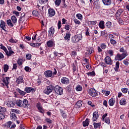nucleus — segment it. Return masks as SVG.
<instances>
[{"instance_id": "obj_50", "label": "nucleus", "mask_w": 129, "mask_h": 129, "mask_svg": "<svg viewBox=\"0 0 129 129\" xmlns=\"http://www.w3.org/2000/svg\"><path fill=\"white\" fill-rule=\"evenodd\" d=\"M61 0H56L55 1V5L56 6V7H59L60 6V4H61Z\"/></svg>"}, {"instance_id": "obj_34", "label": "nucleus", "mask_w": 129, "mask_h": 129, "mask_svg": "<svg viewBox=\"0 0 129 129\" xmlns=\"http://www.w3.org/2000/svg\"><path fill=\"white\" fill-rule=\"evenodd\" d=\"M93 125L95 128H98L100 127V126H101V122H99V123L94 122Z\"/></svg>"}, {"instance_id": "obj_59", "label": "nucleus", "mask_w": 129, "mask_h": 129, "mask_svg": "<svg viewBox=\"0 0 129 129\" xmlns=\"http://www.w3.org/2000/svg\"><path fill=\"white\" fill-rule=\"evenodd\" d=\"M87 75L89 76H95V73L94 71H92L91 72L88 73Z\"/></svg>"}, {"instance_id": "obj_27", "label": "nucleus", "mask_w": 129, "mask_h": 129, "mask_svg": "<svg viewBox=\"0 0 129 129\" xmlns=\"http://www.w3.org/2000/svg\"><path fill=\"white\" fill-rule=\"evenodd\" d=\"M16 91H17V92L19 93L20 95H26V92L22 91L20 89V88L16 89Z\"/></svg>"}, {"instance_id": "obj_57", "label": "nucleus", "mask_w": 129, "mask_h": 129, "mask_svg": "<svg viewBox=\"0 0 129 129\" xmlns=\"http://www.w3.org/2000/svg\"><path fill=\"white\" fill-rule=\"evenodd\" d=\"M9 42H10V43H17L18 40L17 39H14L13 38H12L9 40Z\"/></svg>"}, {"instance_id": "obj_39", "label": "nucleus", "mask_w": 129, "mask_h": 129, "mask_svg": "<svg viewBox=\"0 0 129 129\" xmlns=\"http://www.w3.org/2000/svg\"><path fill=\"white\" fill-rule=\"evenodd\" d=\"M60 114L61 116L63 117V118H67V114H66V113H65V111H61L60 112Z\"/></svg>"}, {"instance_id": "obj_48", "label": "nucleus", "mask_w": 129, "mask_h": 129, "mask_svg": "<svg viewBox=\"0 0 129 129\" xmlns=\"http://www.w3.org/2000/svg\"><path fill=\"white\" fill-rule=\"evenodd\" d=\"M102 93L106 95V96H108L109 94H110V92L109 91L103 90Z\"/></svg>"}, {"instance_id": "obj_13", "label": "nucleus", "mask_w": 129, "mask_h": 129, "mask_svg": "<svg viewBox=\"0 0 129 129\" xmlns=\"http://www.w3.org/2000/svg\"><path fill=\"white\" fill-rule=\"evenodd\" d=\"M71 37V33L70 32H68L66 33V36L64 37V41L67 42H69L70 41V37Z\"/></svg>"}, {"instance_id": "obj_12", "label": "nucleus", "mask_w": 129, "mask_h": 129, "mask_svg": "<svg viewBox=\"0 0 129 129\" xmlns=\"http://www.w3.org/2000/svg\"><path fill=\"white\" fill-rule=\"evenodd\" d=\"M99 117V115L98 114V112L95 111L93 114V121H96Z\"/></svg>"}, {"instance_id": "obj_35", "label": "nucleus", "mask_w": 129, "mask_h": 129, "mask_svg": "<svg viewBox=\"0 0 129 129\" xmlns=\"http://www.w3.org/2000/svg\"><path fill=\"white\" fill-rule=\"evenodd\" d=\"M99 27L100 29H104V28H105L104 25V21H100L99 24Z\"/></svg>"}, {"instance_id": "obj_41", "label": "nucleus", "mask_w": 129, "mask_h": 129, "mask_svg": "<svg viewBox=\"0 0 129 129\" xmlns=\"http://www.w3.org/2000/svg\"><path fill=\"white\" fill-rule=\"evenodd\" d=\"M11 112H14L15 113H18V114H19V113H20V112H21L20 110H18L17 109H11Z\"/></svg>"}, {"instance_id": "obj_46", "label": "nucleus", "mask_w": 129, "mask_h": 129, "mask_svg": "<svg viewBox=\"0 0 129 129\" xmlns=\"http://www.w3.org/2000/svg\"><path fill=\"white\" fill-rule=\"evenodd\" d=\"M76 90L77 91H82V86L81 85H77L76 87Z\"/></svg>"}, {"instance_id": "obj_33", "label": "nucleus", "mask_w": 129, "mask_h": 129, "mask_svg": "<svg viewBox=\"0 0 129 129\" xmlns=\"http://www.w3.org/2000/svg\"><path fill=\"white\" fill-rule=\"evenodd\" d=\"M83 124L84 127L88 126L89 125V119L87 118L85 121L83 122Z\"/></svg>"}, {"instance_id": "obj_58", "label": "nucleus", "mask_w": 129, "mask_h": 129, "mask_svg": "<svg viewBox=\"0 0 129 129\" xmlns=\"http://www.w3.org/2000/svg\"><path fill=\"white\" fill-rule=\"evenodd\" d=\"M25 16L26 14H25V13H22L21 15V17H20V21H22V20H24V18H25Z\"/></svg>"}, {"instance_id": "obj_64", "label": "nucleus", "mask_w": 129, "mask_h": 129, "mask_svg": "<svg viewBox=\"0 0 129 129\" xmlns=\"http://www.w3.org/2000/svg\"><path fill=\"white\" fill-rule=\"evenodd\" d=\"M101 48L103 49H106V45L105 43L101 44Z\"/></svg>"}, {"instance_id": "obj_56", "label": "nucleus", "mask_w": 129, "mask_h": 129, "mask_svg": "<svg viewBox=\"0 0 129 129\" xmlns=\"http://www.w3.org/2000/svg\"><path fill=\"white\" fill-rule=\"evenodd\" d=\"M72 67H73V72H75V71H76V70H77V66L76 64L73 63Z\"/></svg>"}, {"instance_id": "obj_6", "label": "nucleus", "mask_w": 129, "mask_h": 129, "mask_svg": "<svg viewBox=\"0 0 129 129\" xmlns=\"http://www.w3.org/2000/svg\"><path fill=\"white\" fill-rule=\"evenodd\" d=\"M11 78L9 77H3L2 81L3 83L6 86L7 88H9V84H10V80Z\"/></svg>"}, {"instance_id": "obj_22", "label": "nucleus", "mask_w": 129, "mask_h": 129, "mask_svg": "<svg viewBox=\"0 0 129 129\" xmlns=\"http://www.w3.org/2000/svg\"><path fill=\"white\" fill-rule=\"evenodd\" d=\"M24 82V77L20 76L18 77L16 80V83L17 84H21Z\"/></svg>"}, {"instance_id": "obj_43", "label": "nucleus", "mask_w": 129, "mask_h": 129, "mask_svg": "<svg viewBox=\"0 0 129 129\" xmlns=\"http://www.w3.org/2000/svg\"><path fill=\"white\" fill-rule=\"evenodd\" d=\"M11 20L13 23H14V24H15V23H17V22H18V20H17V17H16V16H12Z\"/></svg>"}, {"instance_id": "obj_52", "label": "nucleus", "mask_w": 129, "mask_h": 129, "mask_svg": "<svg viewBox=\"0 0 129 129\" xmlns=\"http://www.w3.org/2000/svg\"><path fill=\"white\" fill-rule=\"evenodd\" d=\"M106 27L108 28V29H110V28H111V22L109 21L107 22L106 23Z\"/></svg>"}, {"instance_id": "obj_25", "label": "nucleus", "mask_w": 129, "mask_h": 129, "mask_svg": "<svg viewBox=\"0 0 129 129\" xmlns=\"http://www.w3.org/2000/svg\"><path fill=\"white\" fill-rule=\"evenodd\" d=\"M108 103L110 106H113L114 105V103H115V100L113 99V98H111L109 100Z\"/></svg>"}, {"instance_id": "obj_8", "label": "nucleus", "mask_w": 129, "mask_h": 129, "mask_svg": "<svg viewBox=\"0 0 129 129\" xmlns=\"http://www.w3.org/2000/svg\"><path fill=\"white\" fill-rule=\"evenodd\" d=\"M104 60L107 65H112V59H111V58H110V57L109 56H106Z\"/></svg>"}, {"instance_id": "obj_15", "label": "nucleus", "mask_w": 129, "mask_h": 129, "mask_svg": "<svg viewBox=\"0 0 129 129\" xmlns=\"http://www.w3.org/2000/svg\"><path fill=\"white\" fill-rule=\"evenodd\" d=\"M6 104L7 105V106H8V107H14L15 105L14 101L13 100L9 101L6 102Z\"/></svg>"}, {"instance_id": "obj_26", "label": "nucleus", "mask_w": 129, "mask_h": 129, "mask_svg": "<svg viewBox=\"0 0 129 129\" xmlns=\"http://www.w3.org/2000/svg\"><path fill=\"white\" fill-rule=\"evenodd\" d=\"M23 101L21 100H17L16 101V104L19 107H22Z\"/></svg>"}, {"instance_id": "obj_63", "label": "nucleus", "mask_w": 129, "mask_h": 129, "mask_svg": "<svg viewBox=\"0 0 129 129\" xmlns=\"http://www.w3.org/2000/svg\"><path fill=\"white\" fill-rule=\"evenodd\" d=\"M5 119V114H3V113H0V121Z\"/></svg>"}, {"instance_id": "obj_38", "label": "nucleus", "mask_w": 129, "mask_h": 129, "mask_svg": "<svg viewBox=\"0 0 129 129\" xmlns=\"http://www.w3.org/2000/svg\"><path fill=\"white\" fill-rule=\"evenodd\" d=\"M0 112H2V113L7 112V108L5 107L0 106Z\"/></svg>"}, {"instance_id": "obj_37", "label": "nucleus", "mask_w": 129, "mask_h": 129, "mask_svg": "<svg viewBox=\"0 0 129 129\" xmlns=\"http://www.w3.org/2000/svg\"><path fill=\"white\" fill-rule=\"evenodd\" d=\"M30 46H32V47H39L41 46V43H30Z\"/></svg>"}, {"instance_id": "obj_14", "label": "nucleus", "mask_w": 129, "mask_h": 129, "mask_svg": "<svg viewBox=\"0 0 129 129\" xmlns=\"http://www.w3.org/2000/svg\"><path fill=\"white\" fill-rule=\"evenodd\" d=\"M36 107H37L39 112H41V113H44V109H43V107H42V104H41V103H37Z\"/></svg>"}, {"instance_id": "obj_44", "label": "nucleus", "mask_w": 129, "mask_h": 129, "mask_svg": "<svg viewBox=\"0 0 129 129\" xmlns=\"http://www.w3.org/2000/svg\"><path fill=\"white\" fill-rule=\"evenodd\" d=\"M48 1L49 0H38V2L41 5H45L48 3Z\"/></svg>"}, {"instance_id": "obj_49", "label": "nucleus", "mask_w": 129, "mask_h": 129, "mask_svg": "<svg viewBox=\"0 0 129 129\" xmlns=\"http://www.w3.org/2000/svg\"><path fill=\"white\" fill-rule=\"evenodd\" d=\"M104 120L106 123H107V124H109L110 123V119H109V117L105 118Z\"/></svg>"}, {"instance_id": "obj_2", "label": "nucleus", "mask_w": 129, "mask_h": 129, "mask_svg": "<svg viewBox=\"0 0 129 129\" xmlns=\"http://www.w3.org/2000/svg\"><path fill=\"white\" fill-rule=\"evenodd\" d=\"M128 54H126L125 52L122 53L121 54L117 53L115 57V61H121L122 60H123L126 56H127Z\"/></svg>"}, {"instance_id": "obj_1", "label": "nucleus", "mask_w": 129, "mask_h": 129, "mask_svg": "<svg viewBox=\"0 0 129 129\" xmlns=\"http://www.w3.org/2000/svg\"><path fill=\"white\" fill-rule=\"evenodd\" d=\"M1 49L5 52L6 55L7 56V57H11V56H13V55L15 54V51H13V49H12V47L10 46H7V47L3 45Z\"/></svg>"}, {"instance_id": "obj_5", "label": "nucleus", "mask_w": 129, "mask_h": 129, "mask_svg": "<svg viewBox=\"0 0 129 129\" xmlns=\"http://www.w3.org/2000/svg\"><path fill=\"white\" fill-rule=\"evenodd\" d=\"M82 39V35L81 34H79V35H75L72 38V43H78L80 40Z\"/></svg>"}, {"instance_id": "obj_4", "label": "nucleus", "mask_w": 129, "mask_h": 129, "mask_svg": "<svg viewBox=\"0 0 129 129\" xmlns=\"http://www.w3.org/2000/svg\"><path fill=\"white\" fill-rule=\"evenodd\" d=\"M54 89L55 93L58 95H62L63 94V88L59 85L54 86Z\"/></svg>"}, {"instance_id": "obj_45", "label": "nucleus", "mask_w": 129, "mask_h": 129, "mask_svg": "<svg viewBox=\"0 0 129 129\" xmlns=\"http://www.w3.org/2000/svg\"><path fill=\"white\" fill-rule=\"evenodd\" d=\"M76 17L80 21H82V19H83V17L82 16V15H81V14H77L76 15Z\"/></svg>"}, {"instance_id": "obj_29", "label": "nucleus", "mask_w": 129, "mask_h": 129, "mask_svg": "<svg viewBox=\"0 0 129 129\" xmlns=\"http://www.w3.org/2000/svg\"><path fill=\"white\" fill-rule=\"evenodd\" d=\"M116 72H118V69H119V61H116L115 63V67L114 68Z\"/></svg>"}, {"instance_id": "obj_53", "label": "nucleus", "mask_w": 129, "mask_h": 129, "mask_svg": "<svg viewBox=\"0 0 129 129\" xmlns=\"http://www.w3.org/2000/svg\"><path fill=\"white\" fill-rule=\"evenodd\" d=\"M122 92H123V93H127V90H128V89L126 88H123L121 89Z\"/></svg>"}, {"instance_id": "obj_23", "label": "nucleus", "mask_w": 129, "mask_h": 129, "mask_svg": "<svg viewBox=\"0 0 129 129\" xmlns=\"http://www.w3.org/2000/svg\"><path fill=\"white\" fill-rule=\"evenodd\" d=\"M120 105H125L127 103L126 99L125 97L122 98L119 101Z\"/></svg>"}, {"instance_id": "obj_16", "label": "nucleus", "mask_w": 129, "mask_h": 129, "mask_svg": "<svg viewBox=\"0 0 129 129\" xmlns=\"http://www.w3.org/2000/svg\"><path fill=\"white\" fill-rule=\"evenodd\" d=\"M46 44L49 48H52L55 46V42L52 40H49L47 42Z\"/></svg>"}, {"instance_id": "obj_36", "label": "nucleus", "mask_w": 129, "mask_h": 129, "mask_svg": "<svg viewBox=\"0 0 129 129\" xmlns=\"http://www.w3.org/2000/svg\"><path fill=\"white\" fill-rule=\"evenodd\" d=\"M11 119H12V120H13L14 121H16V119H17V114L15 113L11 114Z\"/></svg>"}, {"instance_id": "obj_51", "label": "nucleus", "mask_w": 129, "mask_h": 129, "mask_svg": "<svg viewBox=\"0 0 129 129\" xmlns=\"http://www.w3.org/2000/svg\"><path fill=\"white\" fill-rule=\"evenodd\" d=\"M119 51L121 53H125L126 55H128V54H127V52L126 51V50H124L123 47H121V48H120Z\"/></svg>"}, {"instance_id": "obj_47", "label": "nucleus", "mask_w": 129, "mask_h": 129, "mask_svg": "<svg viewBox=\"0 0 129 129\" xmlns=\"http://www.w3.org/2000/svg\"><path fill=\"white\" fill-rule=\"evenodd\" d=\"M107 33H105V31H101V37H107Z\"/></svg>"}, {"instance_id": "obj_21", "label": "nucleus", "mask_w": 129, "mask_h": 129, "mask_svg": "<svg viewBox=\"0 0 129 129\" xmlns=\"http://www.w3.org/2000/svg\"><path fill=\"white\" fill-rule=\"evenodd\" d=\"M0 27L3 31H6V29H7V27H6V23L5 21L3 20H1V24H0Z\"/></svg>"}, {"instance_id": "obj_31", "label": "nucleus", "mask_w": 129, "mask_h": 129, "mask_svg": "<svg viewBox=\"0 0 129 129\" xmlns=\"http://www.w3.org/2000/svg\"><path fill=\"white\" fill-rule=\"evenodd\" d=\"M86 54L87 55H90L93 53V48H88L87 49Z\"/></svg>"}, {"instance_id": "obj_28", "label": "nucleus", "mask_w": 129, "mask_h": 129, "mask_svg": "<svg viewBox=\"0 0 129 129\" xmlns=\"http://www.w3.org/2000/svg\"><path fill=\"white\" fill-rule=\"evenodd\" d=\"M75 106L78 108H80V107L82 106V101H81V100L78 101L77 103L75 104Z\"/></svg>"}, {"instance_id": "obj_10", "label": "nucleus", "mask_w": 129, "mask_h": 129, "mask_svg": "<svg viewBox=\"0 0 129 129\" xmlns=\"http://www.w3.org/2000/svg\"><path fill=\"white\" fill-rule=\"evenodd\" d=\"M55 14L56 12H55V10L52 8H49L48 9V17H49V18H52V17H54Z\"/></svg>"}, {"instance_id": "obj_20", "label": "nucleus", "mask_w": 129, "mask_h": 129, "mask_svg": "<svg viewBox=\"0 0 129 129\" xmlns=\"http://www.w3.org/2000/svg\"><path fill=\"white\" fill-rule=\"evenodd\" d=\"M61 82L62 84H69V79L66 77H63L61 78Z\"/></svg>"}, {"instance_id": "obj_62", "label": "nucleus", "mask_w": 129, "mask_h": 129, "mask_svg": "<svg viewBox=\"0 0 129 129\" xmlns=\"http://www.w3.org/2000/svg\"><path fill=\"white\" fill-rule=\"evenodd\" d=\"M74 22L75 24H78V25H80L81 24V22L78 19H76L74 20Z\"/></svg>"}, {"instance_id": "obj_9", "label": "nucleus", "mask_w": 129, "mask_h": 129, "mask_svg": "<svg viewBox=\"0 0 129 129\" xmlns=\"http://www.w3.org/2000/svg\"><path fill=\"white\" fill-rule=\"evenodd\" d=\"M44 76L46 78L54 77H52L53 76V72H52V71L47 70L44 72Z\"/></svg>"}, {"instance_id": "obj_7", "label": "nucleus", "mask_w": 129, "mask_h": 129, "mask_svg": "<svg viewBox=\"0 0 129 129\" xmlns=\"http://www.w3.org/2000/svg\"><path fill=\"white\" fill-rule=\"evenodd\" d=\"M88 93L89 95H91V96H92V97H95V96H97V92H96L95 89L93 88L90 89L88 91Z\"/></svg>"}, {"instance_id": "obj_40", "label": "nucleus", "mask_w": 129, "mask_h": 129, "mask_svg": "<svg viewBox=\"0 0 129 129\" xmlns=\"http://www.w3.org/2000/svg\"><path fill=\"white\" fill-rule=\"evenodd\" d=\"M12 123H13V122H12V121H9L8 122L6 123L5 126L8 128H10V127H11V125H12Z\"/></svg>"}, {"instance_id": "obj_17", "label": "nucleus", "mask_w": 129, "mask_h": 129, "mask_svg": "<svg viewBox=\"0 0 129 129\" xmlns=\"http://www.w3.org/2000/svg\"><path fill=\"white\" fill-rule=\"evenodd\" d=\"M102 2L104 6H111L112 4L111 0H102Z\"/></svg>"}, {"instance_id": "obj_54", "label": "nucleus", "mask_w": 129, "mask_h": 129, "mask_svg": "<svg viewBox=\"0 0 129 129\" xmlns=\"http://www.w3.org/2000/svg\"><path fill=\"white\" fill-rule=\"evenodd\" d=\"M4 72H8V70H9V66L8 64L4 65Z\"/></svg>"}, {"instance_id": "obj_32", "label": "nucleus", "mask_w": 129, "mask_h": 129, "mask_svg": "<svg viewBox=\"0 0 129 129\" xmlns=\"http://www.w3.org/2000/svg\"><path fill=\"white\" fill-rule=\"evenodd\" d=\"M23 63H24V60H23V58H19L18 59L17 64L19 65V66H22Z\"/></svg>"}, {"instance_id": "obj_3", "label": "nucleus", "mask_w": 129, "mask_h": 129, "mask_svg": "<svg viewBox=\"0 0 129 129\" xmlns=\"http://www.w3.org/2000/svg\"><path fill=\"white\" fill-rule=\"evenodd\" d=\"M54 85H50L49 86H48L45 88V89L43 91V93L49 95V94H50L52 92V91L54 90Z\"/></svg>"}, {"instance_id": "obj_18", "label": "nucleus", "mask_w": 129, "mask_h": 129, "mask_svg": "<svg viewBox=\"0 0 129 129\" xmlns=\"http://www.w3.org/2000/svg\"><path fill=\"white\" fill-rule=\"evenodd\" d=\"M123 13V9H119L117 11L116 13L115 14V17L116 19H118L120 17V15Z\"/></svg>"}, {"instance_id": "obj_60", "label": "nucleus", "mask_w": 129, "mask_h": 129, "mask_svg": "<svg viewBox=\"0 0 129 129\" xmlns=\"http://www.w3.org/2000/svg\"><path fill=\"white\" fill-rule=\"evenodd\" d=\"M26 58L27 59V60H31V58H32V55L31 54H26Z\"/></svg>"}, {"instance_id": "obj_30", "label": "nucleus", "mask_w": 129, "mask_h": 129, "mask_svg": "<svg viewBox=\"0 0 129 129\" xmlns=\"http://www.w3.org/2000/svg\"><path fill=\"white\" fill-rule=\"evenodd\" d=\"M48 33L50 35H54V33H55V29L53 27H51L49 28L48 30Z\"/></svg>"}, {"instance_id": "obj_42", "label": "nucleus", "mask_w": 129, "mask_h": 129, "mask_svg": "<svg viewBox=\"0 0 129 129\" xmlns=\"http://www.w3.org/2000/svg\"><path fill=\"white\" fill-rule=\"evenodd\" d=\"M7 25L9 26L10 27H14V24L12 23V20L11 19L7 20Z\"/></svg>"}, {"instance_id": "obj_55", "label": "nucleus", "mask_w": 129, "mask_h": 129, "mask_svg": "<svg viewBox=\"0 0 129 129\" xmlns=\"http://www.w3.org/2000/svg\"><path fill=\"white\" fill-rule=\"evenodd\" d=\"M32 15L33 16H35V17H37V16H38V15H39V12H38L37 11L34 10L32 11Z\"/></svg>"}, {"instance_id": "obj_61", "label": "nucleus", "mask_w": 129, "mask_h": 129, "mask_svg": "<svg viewBox=\"0 0 129 129\" xmlns=\"http://www.w3.org/2000/svg\"><path fill=\"white\" fill-rule=\"evenodd\" d=\"M110 43L111 44H112V45H113L114 46V45L116 44V41H115L113 39H110Z\"/></svg>"}, {"instance_id": "obj_11", "label": "nucleus", "mask_w": 129, "mask_h": 129, "mask_svg": "<svg viewBox=\"0 0 129 129\" xmlns=\"http://www.w3.org/2000/svg\"><path fill=\"white\" fill-rule=\"evenodd\" d=\"M29 107V101L27 99H24L23 101H22V107L24 108H27V107Z\"/></svg>"}, {"instance_id": "obj_24", "label": "nucleus", "mask_w": 129, "mask_h": 129, "mask_svg": "<svg viewBox=\"0 0 129 129\" xmlns=\"http://www.w3.org/2000/svg\"><path fill=\"white\" fill-rule=\"evenodd\" d=\"M94 6L96 8V9H99L100 8V2H99V0L97 1H94L93 3Z\"/></svg>"}, {"instance_id": "obj_19", "label": "nucleus", "mask_w": 129, "mask_h": 129, "mask_svg": "<svg viewBox=\"0 0 129 129\" xmlns=\"http://www.w3.org/2000/svg\"><path fill=\"white\" fill-rule=\"evenodd\" d=\"M24 91H26L27 93H30L32 92V91H35V89L30 87H26L24 89Z\"/></svg>"}]
</instances>
